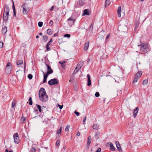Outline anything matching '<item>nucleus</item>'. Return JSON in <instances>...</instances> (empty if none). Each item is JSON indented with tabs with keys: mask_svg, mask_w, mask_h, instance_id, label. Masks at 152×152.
Masks as SVG:
<instances>
[{
	"mask_svg": "<svg viewBox=\"0 0 152 152\" xmlns=\"http://www.w3.org/2000/svg\"><path fill=\"white\" fill-rule=\"evenodd\" d=\"M13 137L14 142L15 143H18L19 142V140L18 133H15L13 135Z\"/></svg>",
	"mask_w": 152,
	"mask_h": 152,
	"instance_id": "obj_8",
	"label": "nucleus"
},
{
	"mask_svg": "<svg viewBox=\"0 0 152 152\" xmlns=\"http://www.w3.org/2000/svg\"><path fill=\"white\" fill-rule=\"evenodd\" d=\"M69 127V126H67L65 129V131L66 132L68 131Z\"/></svg>",
	"mask_w": 152,
	"mask_h": 152,
	"instance_id": "obj_43",
	"label": "nucleus"
},
{
	"mask_svg": "<svg viewBox=\"0 0 152 152\" xmlns=\"http://www.w3.org/2000/svg\"><path fill=\"white\" fill-rule=\"evenodd\" d=\"M83 65V63L82 62H80L78 63L76 67H78L79 69H80Z\"/></svg>",
	"mask_w": 152,
	"mask_h": 152,
	"instance_id": "obj_30",
	"label": "nucleus"
},
{
	"mask_svg": "<svg viewBox=\"0 0 152 152\" xmlns=\"http://www.w3.org/2000/svg\"><path fill=\"white\" fill-rule=\"evenodd\" d=\"M59 107L60 109H61L63 107V105H59Z\"/></svg>",
	"mask_w": 152,
	"mask_h": 152,
	"instance_id": "obj_55",
	"label": "nucleus"
},
{
	"mask_svg": "<svg viewBox=\"0 0 152 152\" xmlns=\"http://www.w3.org/2000/svg\"><path fill=\"white\" fill-rule=\"evenodd\" d=\"M115 144L118 150L120 152L122 151V150L119 142L118 141H116L115 142Z\"/></svg>",
	"mask_w": 152,
	"mask_h": 152,
	"instance_id": "obj_12",
	"label": "nucleus"
},
{
	"mask_svg": "<svg viewBox=\"0 0 152 152\" xmlns=\"http://www.w3.org/2000/svg\"><path fill=\"white\" fill-rule=\"evenodd\" d=\"M110 34H108L107 35V36L106 37V39H108L109 36H110Z\"/></svg>",
	"mask_w": 152,
	"mask_h": 152,
	"instance_id": "obj_57",
	"label": "nucleus"
},
{
	"mask_svg": "<svg viewBox=\"0 0 152 152\" xmlns=\"http://www.w3.org/2000/svg\"><path fill=\"white\" fill-rule=\"evenodd\" d=\"M110 0H106L105 1V6H108L110 4Z\"/></svg>",
	"mask_w": 152,
	"mask_h": 152,
	"instance_id": "obj_29",
	"label": "nucleus"
},
{
	"mask_svg": "<svg viewBox=\"0 0 152 152\" xmlns=\"http://www.w3.org/2000/svg\"><path fill=\"white\" fill-rule=\"evenodd\" d=\"M75 20L72 17H70L67 20L68 23L70 26L74 25Z\"/></svg>",
	"mask_w": 152,
	"mask_h": 152,
	"instance_id": "obj_7",
	"label": "nucleus"
},
{
	"mask_svg": "<svg viewBox=\"0 0 152 152\" xmlns=\"http://www.w3.org/2000/svg\"><path fill=\"white\" fill-rule=\"evenodd\" d=\"M28 78L30 80L33 77L32 75L31 74H28Z\"/></svg>",
	"mask_w": 152,
	"mask_h": 152,
	"instance_id": "obj_40",
	"label": "nucleus"
},
{
	"mask_svg": "<svg viewBox=\"0 0 152 152\" xmlns=\"http://www.w3.org/2000/svg\"><path fill=\"white\" fill-rule=\"evenodd\" d=\"M43 23L42 22H38V25L39 27H41L42 26Z\"/></svg>",
	"mask_w": 152,
	"mask_h": 152,
	"instance_id": "obj_41",
	"label": "nucleus"
},
{
	"mask_svg": "<svg viewBox=\"0 0 152 152\" xmlns=\"http://www.w3.org/2000/svg\"><path fill=\"white\" fill-rule=\"evenodd\" d=\"M149 46L146 44H142L141 45L140 51L146 53L150 50Z\"/></svg>",
	"mask_w": 152,
	"mask_h": 152,
	"instance_id": "obj_2",
	"label": "nucleus"
},
{
	"mask_svg": "<svg viewBox=\"0 0 152 152\" xmlns=\"http://www.w3.org/2000/svg\"><path fill=\"white\" fill-rule=\"evenodd\" d=\"M13 11V16H16V12L15 10Z\"/></svg>",
	"mask_w": 152,
	"mask_h": 152,
	"instance_id": "obj_62",
	"label": "nucleus"
},
{
	"mask_svg": "<svg viewBox=\"0 0 152 152\" xmlns=\"http://www.w3.org/2000/svg\"><path fill=\"white\" fill-rule=\"evenodd\" d=\"M99 126L98 124H95L93 125V128L94 129L97 130L99 129Z\"/></svg>",
	"mask_w": 152,
	"mask_h": 152,
	"instance_id": "obj_25",
	"label": "nucleus"
},
{
	"mask_svg": "<svg viewBox=\"0 0 152 152\" xmlns=\"http://www.w3.org/2000/svg\"><path fill=\"white\" fill-rule=\"evenodd\" d=\"M64 37H65L69 38L70 37V35L69 34H66L64 35Z\"/></svg>",
	"mask_w": 152,
	"mask_h": 152,
	"instance_id": "obj_39",
	"label": "nucleus"
},
{
	"mask_svg": "<svg viewBox=\"0 0 152 152\" xmlns=\"http://www.w3.org/2000/svg\"><path fill=\"white\" fill-rule=\"evenodd\" d=\"M49 45H46V47L47 48V51H49L50 50V48L49 47Z\"/></svg>",
	"mask_w": 152,
	"mask_h": 152,
	"instance_id": "obj_45",
	"label": "nucleus"
},
{
	"mask_svg": "<svg viewBox=\"0 0 152 152\" xmlns=\"http://www.w3.org/2000/svg\"><path fill=\"white\" fill-rule=\"evenodd\" d=\"M74 113L77 115V116H79V113L76 111H75L74 112Z\"/></svg>",
	"mask_w": 152,
	"mask_h": 152,
	"instance_id": "obj_50",
	"label": "nucleus"
},
{
	"mask_svg": "<svg viewBox=\"0 0 152 152\" xmlns=\"http://www.w3.org/2000/svg\"><path fill=\"white\" fill-rule=\"evenodd\" d=\"M138 79H139V78H138V77H136L135 76V77L134 78L133 80V83H134V82H137Z\"/></svg>",
	"mask_w": 152,
	"mask_h": 152,
	"instance_id": "obj_38",
	"label": "nucleus"
},
{
	"mask_svg": "<svg viewBox=\"0 0 152 152\" xmlns=\"http://www.w3.org/2000/svg\"><path fill=\"white\" fill-rule=\"evenodd\" d=\"M3 43L1 42H0V48H1L3 47Z\"/></svg>",
	"mask_w": 152,
	"mask_h": 152,
	"instance_id": "obj_46",
	"label": "nucleus"
},
{
	"mask_svg": "<svg viewBox=\"0 0 152 152\" xmlns=\"http://www.w3.org/2000/svg\"><path fill=\"white\" fill-rule=\"evenodd\" d=\"M9 15H5V14H3V18L4 22H7L8 20Z\"/></svg>",
	"mask_w": 152,
	"mask_h": 152,
	"instance_id": "obj_16",
	"label": "nucleus"
},
{
	"mask_svg": "<svg viewBox=\"0 0 152 152\" xmlns=\"http://www.w3.org/2000/svg\"><path fill=\"white\" fill-rule=\"evenodd\" d=\"M142 74V72L141 71H140L138 72L135 75V76L138 77V78H140Z\"/></svg>",
	"mask_w": 152,
	"mask_h": 152,
	"instance_id": "obj_20",
	"label": "nucleus"
},
{
	"mask_svg": "<svg viewBox=\"0 0 152 152\" xmlns=\"http://www.w3.org/2000/svg\"><path fill=\"white\" fill-rule=\"evenodd\" d=\"M9 11L10 10L9 7L8 6L6 5L5 6L3 14H5V15H9Z\"/></svg>",
	"mask_w": 152,
	"mask_h": 152,
	"instance_id": "obj_9",
	"label": "nucleus"
},
{
	"mask_svg": "<svg viewBox=\"0 0 152 152\" xmlns=\"http://www.w3.org/2000/svg\"><path fill=\"white\" fill-rule=\"evenodd\" d=\"M73 80V78H72H72H70V79L69 80V81L70 82H71Z\"/></svg>",
	"mask_w": 152,
	"mask_h": 152,
	"instance_id": "obj_64",
	"label": "nucleus"
},
{
	"mask_svg": "<svg viewBox=\"0 0 152 152\" xmlns=\"http://www.w3.org/2000/svg\"><path fill=\"white\" fill-rule=\"evenodd\" d=\"M80 69H79L78 67H76L73 73V74H75L76 73L79 71Z\"/></svg>",
	"mask_w": 152,
	"mask_h": 152,
	"instance_id": "obj_32",
	"label": "nucleus"
},
{
	"mask_svg": "<svg viewBox=\"0 0 152 152\" xmlns=\"http://www.w3.org/2000/svg\"><path fill=\"white\" fill-rule=\"evenodd\" d=\"M87 77H88V83L87 85L89 86L91 85V80L90 79V76L89 74L87 75Z\"/></svg>",
	"mask_w": 152,
	"mask_h": 152,
	"instance_id": "obj_17",
	"label": "nucleus"
},
{
	"mask_svg": "<svg viewBox=\"0 0 152 152\" xmlns=\"http://www.w3.org/2000/svg\"><path fill=\"white\" fill-rule=\"evenodd\" d=\"M58 33H55L54 34L53 36L55 37H56V36H58Z\"/></svg>",
	"mask_w": 152,
	"mask_h": 152,
	"instance_id": "obj_59",
	"label": "nucleus"
},
{
	"mask_svg": "<svg viewBox=\"0 0 152 152\" xmlns=\"http://www.w3.org/2000/svg\"><path fill=\"white\" fill-rule=\"evenodd\" d=\"M91 141V136H89L88 137V139L87 143V147L88 149Z\"/></svg>",
	"mask_w": 152,
	"mask_h": 152,
	"instance_id": "obj_13",
	"label": "nucleus"
},
{
	"mask_svg": "<svg viewBox=\"0 0 152 152\" xmlns=\"http://www.w3.org/2000/svg\"><path fill=\"white\" fill-rule=\"evenodd\" d=\"M139 23L138 21H137V22L136 23L135 25V26L134 28V31H137V30L138 28V27L139 26Z\"/></svg>",
	"mask_w": 152,
	"mask_h": 152,
	"instance_id": "obj_27",
	"label": "nucleus"
},
{
	"mask_svg": "<svg viewBox=\"0 0 152 152\" xmlns=\"http://www.w3.org/2000/svg\"><path fill=\"white\" fill-rule=\"evenodd\" d=\"M121 7L119 6L118 8L117 14L118 17H120L121 16Z\"/></svg>",
	"mask_w": 152,
	"mask_h": 152,
	"instance_id": "obj_18",
	"label": "nucleus"
},
{
	"mask_svg": "<svg viewBox=\"0 0 152 152\" xmlns=\"http://www.w3.org/2000/svg\"><path fill=\"white\" fill-rule=\"evenodd\" d=\"M62 129V127H61L58 130L56 134V137L57 138H59L60 137Z\"/></svg>",
	"mask_w": 152,
	"mask_h": 152,
	"instance_id": "obj_11",
	"label": "nucleus"
},
{
	"mask_svg": "<svg viewBox=\"0 0 152 152\" xmlns=\"http://www.w3.org/2000/svg\"><path fill=\"white\" fill-rule=\"evenodd\" d=\"M52 42H53V40L51 39H50V41L46 45H50L51 43H52Z\"/></svg>",
	"mask_w": 152,
	"mask_h": 152,
	"instance_id": "obj_44",
	"label": "nucleus"
},
{
	"mask_svg": "<svg viewBox=\"0 0 152 152\" xmlns=\"http://www.w3.org/2000/svg\"><path fill=\"white\" fill-rule=\"evenodd\" d=\"M101 148H98L95 152H100Z\"/></svg>",
	"mask_w": 152,
	"mask_h": 152,
	"instance_id": "obj_49",
	"label": "nucleus"
},
{
	"mask_svg": "<svg viewBox=\"0 0 152 152\" xmlns=\"http://www.w3.org/2000/svg\"><path fill=\"white\" fill-rule=\"evenodd\" d=\"M89 45V42H86L84 46V49L85 50H87L88 48V47Z\"/></svg>",
	"mask_w": 152,
	"mask_h": 152,
	"instance_id": "obj_23",
	"label": "nucleus"
},
{
	"mask_svg": "<svg viewBox=\"0 0 152 152\" xmlns=\"http://www.w3.org/2000/svg\"><path fill=\"white\" fill-rule=\"evenodd\" d=\"M54 9V6H52L51 7V8L50 9V11H52Z\"/></svg>",
	"mask_w": 152,
	"mask_h": 152,
	"instance_id": "obj_63",
	"label": "nucleus"
},
{
	"mask_svg": "<svg viewBox=\"0 0 152 152\" xmlns=\"http://www.w3.org/2000/svg\"><path fill=\"white\" fill-rule=\"evenodd\" d=\"M89 9H86L83 11V15H89L90 13H89Z\"/></svg>",
	"mask_w": 152,
	"mask_h": 152,
	"instance_id": "obj_15",
	"label": "nucleus"
},
{
	"mask_svg": "<svg viewBox=\"0 0 152 152\" xmlns=\"http://www.w3.org/2000/svg\"><path fill=\"white\" fill-rule=\"evenodd\" d=\"M15 103H14L13 102H12V107H13L15 106Z\"/></svg>",
	"mask_w": 152,
	"mask_h": 152,
	"instance_id": "obj_54",
	"label": "nucleus"
},
{
	"mask_svg": "<svg viewBox=\"0 0 152 152\" xmlns=\"http://www.w3.org/2000/svg\"><path fill=\"white\" fill-rule=\"evenodd\" d=\"M59 143H60L59 140H57L56 142V145H59Z\"/></svg>",
	"mask_w": 152,
	"mask_h": 152,
	"instance_id": "obj_51",
	"label": "nucleus"
},
{
	"mask_svg": "<svg viewBox=\"0 0 152 152\" xmlns=\"http://www.w3.org/2000/svg\"><path fill=\"white\" fill-rule=\"evenodd\" d=\"M7 31V28L6 26H4L2 29V33L3 35H4Z\"/></svg>",
	"mask_w": 152,
	"mask_h": 152,
	"instance_id": "obj_21",
	"label": "nucleus"
},
{
	"mask_svg": "<svg viewBox=\"0 0 152 152\" xmlns=\"http://www.w3.org/2000/svg\"><path fill=\"white\" fill-rule=\"evenodd\" d=\"M46 65L47 67V72L46 74L49 75L50 74H52L53 72V70L51 69L50 66L46 64Z\"/></svg>",
	"mask_w": 152,
	"mask_h": 152,
	"instance_id": "obj_10",
	"label": "nucleus"
},
{
	"mask_svg": "<svg viewBox=\"0 0 152 152\" xmlns=\"http://www.w3.org/2000/svg\"><path fill=\"white\" fill-rule=\"evenodd\" d=\"M23 63V61L22 60H18L16 64L17 65H19L21 64H22Z\"/></svg>",
	"mask_w": 152,
	"mask_h": 152,
	"instance_id": "obj_28",
	"label": "nucleus"
},
{
	"mask_svg": "<svg viewBox=\"0 0 152 152\" xmlns=\"http://www.w3.org/2000/svg\"><path fill=\"white\" fill-rule=\"evenodd\" d=\"M39 96L40 100L43 102H45L48 100V96L46 95L45 89L42 88L39 91Z\"/></svg>",
	"mask_w": 152,
	"mask_h": 152,
	"instance_id": "obj_1",
	"label": "nucleus"
},
{
	"mask_svg": "<svg viewBox=\"0 0 152 152\" xmlns=\"http://www.w3.org/2000/svg\"><path fill=\"white\" fill-rule=\"evenodd\" d=\"M139 109L138 107H136V108L134 110L133 113V116L134 118H135L137 115Z\"/></svg>",
	"mask_w": 152,
	"mask_h": 152,
	"instance_id": "obj_14",
	"label": "nucleus"
},
{
	"mask_svg": "<svg viewBox=\"0 0 152 152\" xmlns=\"http://www.w3.org/2000/svg\"><path fill=\"white\" fill-rule=\"evenodd\" d=\"M148 80L145 79L143 80L142 84L143 85L146 84L148 83Z\"/></svg>",
	"mask_w": 152,
	"mask_h": 152,
	"instance_id": "obj_37",
	"label": "nucleus"
},
{
	"mask_svg": "<svg viewBox=\"0 0 152 152\" xmlns=\"http://www.w3.org/2000/svg\"><path fill=\"white\" fill-rule=\"evenodd\" d=\"M26 120V118H24L23 117V115L22 114V118H21V121L23 122H24V121L25 120Z\"/></svg>",
	"mask_w": 152,
	"mask_h": 152,
	"instance_id": "obj_42",
	"label": "nucleus"
},
{
	"mask_svg": "<svg viewBox=\"0 0 152 152\" xmlns=\"http://www.w3.org/2000/svg\"><path fill=\"white\" fill-rule=\"evenodd\" d=\"M118 30L121 32H125L127 30V27L126 26L120 25L118 27Z\"/></svg>",
	"mask_w": 152,
	"mask_h": 152,
	"instance_id": "obj_4",
	"label": "nucleus"
},
{
	"mask_svg": "<svg viewBox=\"0 0 152 152\" xmlns=\"http://www.w3.org/2000/svg\"><path fill=\"white\" fill-rule=\"evenodd\" d=\"M95 96L96 97H98L99 96V94L98 92H96L95 94Z\"/></svg>",
	"mask_w": 152,
	"mask_h": 152,
	"instance_id": "obj_47",
	"label": "nucleus"
},
{
	"mask_svg": "<svg viewBox=\"0 0 152 152\" xmlns=\"http://www.w3.org/2000/svg\"><path fill=\"white\" fill-rule=\"evenodd\" d=\"M49 23L50 26H52L53 24V21L52 20H50Z\"/></svg>",
	"mask_w": 152,
	"mask_h": 152,
	"instance_id": "obj_52",
	"label": "nucleus"
},
{
	"mask_svg": "<svg viewBox=\"0 0 152 152\" xmlns=\"http://www.w3.org/2000/svg\"><path fill=\"white\" fill-rule=\"evenodd\" d=\"M47 33L48 34L50 35L52 34L53 31L51 29H48L47 30Z\"/></svg>",
	"mask_w": 152,
	"mask_h": 152,
	"instance_id": "obj_31",
	"label": "nucleus"
},
{
	"mask_svg": "<svg viewBox=\"0 0 152 152\" xmlns=\"http://www.w3.org/2000/svg\"><path fill=\"white\" fill-rule=\"evenodd\" d=\"M108 144H110V149L112 151H115V148L113 144L111 142H109Z\"/></svg>",
	"mask_w": 152,
	"mask_h": 152,
	"instance_id": "obj_19",
	"label": "nucleus"
},
{
	"mask_svg": "<svg viewBox=\"0 0 152 152\" xmlns=\"http://www.w3.org/2000/svg\"><path fill=\"white\" fill-rule=\"evenodd\" d=\"M76 135L78 136H79L80 135V132H77Z\"/></svg>",
	"mask_w": 152,
	"mask_h": 152,
	"instance_id": "obj_58",
	"label": "nucleus"
},
{
	"mask_svg": "<svg viewBox=\"0 0 152 152\" xmlns=\"http://www.w3.org/2000/svg\"><path fill=\"white\" fill-rule=\"evenodd\" d=\"M36 106L37 107V108L38 109V110L39 111V112H40V113L41 112V111H42V109L41 108V106L38 104H36Z\"/></svg>",
	"mask_w": 152,
	"mask_h": 152,
	"instance_id": "obj_34",
	"label": "nucleus"
},
{
	"mask_svg": "<svg viewBox=\"0 0 152 152\" xmlns=\"http://www.w3.org/2000/svg\"><path fill=\"white\" fill-rule=\"evenodd\" d=\"M59 63L61 64V65L62 67L64 68L65 66V65H64V64L65 63V61H59Z\"/></svg>",
	"mask_w": 152,
	"mask_h": 152,
	"instance_id": "obj_33",
	"label": "nucleus"
},
{
	"mask_svg": "<svg viewBox=\"0 0 152 152\" xmlns=\"http://www.w3.org/2000/svg\"><path fill=\"white\" fill-rule=\"evenodd\" d=\"M5 152H13V151H8L7 149H6V150H5Z\"/></svg>",
	"mask_w": 152,
	"mask_h": 152,
	"instance_id": "obj_60",
	"label": "nucleus"
},
{
	"mask_svg": "<svg viewBox=\"0 0 152 152\" xmlns=\"http://www.w3.org/2000/svg\"><path fill=\"white\" fill-rule=\"evenodd\" d=\"M43 39L46 42L48 39V37L47 36H44Z\"/></svg>",
	"mask_w": 152,
	"mask_h": 152,
	"instance_id": "obj_36",
	"label": "nucleus"
},
{
	"mask_svg": "<svg viewBox=\"0 0 152 152\" xmlns=\"http://www.w3.org/2000/svg\"><path fill=\"white\" fill-rule=\"evenodd\" d=\"M100 133L98 131L95 133V138L96 139H97L99 138V137Z\"/></svg>",
	"mask_w": 152,
	"mask_h": 152,
	"instance_id": "obj_22",
	"label": "nucleus"
},
{
	"mask_svg": "<svg viewBox=\"0 0 152 152\" xmlns=\"http://www.w3.org/2000/svg\"><path fill=\"white\" fill-rule=\"evenodd\" d=\"M12 69V66L10 62L7 63L5 68V72L7 74H10Z\"/></svg>",
	"mask_w": 152,
	"mask_h": 152,
	"instance_id": "obj_3",
	"label": "nucleus"
},
{
	"mask_svg": "<svg viewBox=\"0 0 152 152\" xmlns=\"http://www.w3.org/2000/svg\"><path fill=\"white\" fill-rule=\"evenodd\" d=\"M13 5H12V8H13V11H14V10H15V6H14V2L13 1Z\"/></svg>",
	"mask_w": 152,
	"mask_h": 152,
	"instance_id": "obj_53",
	"label": "nucleus"
},
{
	"mask_svg": "<svg viewBox=\"0 0 152 152\" xmlns=\"http://www.w3.org/2000/svg\"><path fill=\"white\" fill-rule=\"evenodd\" d=\"M86 116H85V118H84L83 119V122H84L86 121Z\"/></svg>",
	"mask_w": 152,
	"mask_h": 152,
	"instance_id": "obj_56",
	"label": "nucleus"
},
{
	"mask_svg": "<svg viewBox=\"0 0 152 152\" xmlns=\"http://www.w3.org/2000/svg\"><path fill=\"white\" fill-rule=\"evenodd\" d=\"M98 37L99 39H103V38L104 37H103V36L102 35H101L100 34H99V35L98 36Z\"/></svg>",
	"mask_w": 152,
	"mask_h": 152,
	"instance_id": "obj_48",
	"label": "nucleus"
},
{
	"mask_svg": "<svg viewBox=\"0 0 152 152\" xmlns=\"http://www.w3.org/2000/svg\"><path fill=\"white\" fill-rule=\"evenodd\" d=\"M29 104L30 105H31L32 104V98L31 97H30L29 99Z\"/></svg>",
	"mask_w": 152,
	"mask_h": 152,
	"instance_id": "obj_35",
	"label": "nucleus"
},
{
	"mask_svg": "<svg viewBox=\"0 0 152 152\" xmlns=\"http://www.w3.org/2000/svg\"><path fill=\"white\" fill-rule=\"evenodd\" d=\"M58 83V80L56 78L51 79L48 82V83L50 86L56 84Z\"/></svg>",
	"mask_w": 152,
	"mask_h": 152,
	"instance_id": "obj_6",
	"label": "nucleus"
},
{
	"mask_svg": "<svg viewBox=\"0 0 152 152\" xmlns=\"http://www.w3.org/2000/svg\"><path fill=\"white\" fill-rule=\"evenodd\" d=\"M48 75H48L46 74H44V79H43V83H45V82H46L47 78L48 77Z\"/></svg>",
	"mask_w": 152,
	"mask_h": 152,
	"instance_id": "obj_24",
	"label": "nucleus"
},
{
	"mask_svg": "<svg viewBox=\"0 0 152 152\" xmlns=\"http://www.w3.org/2000/svg\"><path fill=\"white\" fill-rule=\"evenodd\" d=\"M79 3L80 5V6H82L85 4L84 0H79Z\"/></svg>",
	"mask_w": 152,
	"mask_h": 152,
	"instance_id": "obj_26",
	"label": "nucleus"
},
{
	"mask_svg": "<svg viewBox=\"0 0 152 152\" xmlns=\"http://www.w3.org/2000/svg\"><path fill=\"white\" fill-rule=\"evenodd\" d=\"M22 7L23 8V14H27L29 11V9L27 5L25 3L23 4L22 5Z\"/></svg>",
	"mask_w": 152,
	"mask_h": 152,
	"instance_id": "obj_5",
	"label": "nucleus"
},
{
	"mask_svg": "<svg viewBox=\"0 0 152 152\" xmlns=\"http://www.w3.org/2000/svg\"><path fill=\"white\" fill-rule=\"evenodd\" d=\"M35 149L33 148H32V152H35Z\"/></svg>",
	"mask_w": 152,
	"mask_h": 152,
	"instance_id": "obj_61",
	"label": "nucleus"
}]
</instances>
